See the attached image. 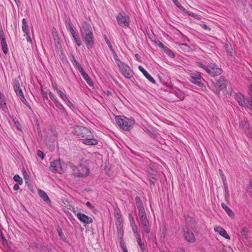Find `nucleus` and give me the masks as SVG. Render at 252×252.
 Wrapping results in <instances>:
<instances>
[{"label":"nucleus","instance_id":"1","mask_svg":"<svg viewBox=\"0 0 252 252\" xmlns=\"http://www.w3.org/2000/svg\"><path fill=\"white\" fill-rule=\"evenodd\" d=\"M74 132L77 137L86 145L95 146L98 143V140L93 132L86 127L77 126L74 128Z\"/></svg>","mask_w":252,"mask_h":252},{"label":"nucleus","instance_id":"2","mask_svg":"<svg viewBox=\"0 0 252 252\" xmlns=\"http://www.w3.org/2000/svg\"><path fill=\"white\" fill-rule=\"evenodd\" d=\"M115 120L119 126L125 131H129L135 123L133 118H127L121 116H116Z\"/></svg>","mask_w":252,"mask_h":252},{"label":"nucleus","instance_id":"3","mask_svg":"<svg viewBox=\"0 0 252 252\" xmlns=\"http://www.w3.org/2000/svg\"><path fill=\"white\" fill-rule=\"evenodd\" d=\"M196 64L198 67L203 68L207 73L212 77H215L221 73V69L219 68L213 63H209L207 65L201 62H197Z\"/></svg>","mask_w":252,"mask_h":252},{"label":"nucleus","instance_id":"4","mask_svg":"<svg viewBox=\"0 0 252 252\" xmlns=\"http://www.w3.org/2000/svg\"><path fill=\"white\" fill-rule=\"evenodd\" d=\"M66 168V164L60 159L52 161L50 163V169L54 173L62 174Z\"/></svg>","mask_w":252,"mask_h":252},{"label":"nucleus","instance_id":"5","mask_svg":"<svg viewBox=\"0 0 252 252\" xmlns=\"http://www.w3.org/2000/svg\"><path fill=\"white\" fill-rule=\"evenodd\" d=\"M117 61V64L121 74L126 78L129 79L133 77V72L130 67L120 60L118 59Z\"/></svg>","mask_w":252,"mask_h":252},{"label":"nucleus","instance_id":"6","mask_svg":"<svg viewBox=\"0 0 252 252\" xmlns=\"http://www.w3.org/2000/svg\"><path fill=\"white\" fill-rule=\"evenodd\" d=\"M75 176L78 177H85L89 174V169L86 166L79 165L73 169Z\"/></svg>","mask_w":252,"mask_h":252},{"label":"nucleus","instance_id":"7","mask_svg":"<svg viewBox=\"0 0 252 252\" xmlns=\"http://www.w3.org/2000/svg\"><path fill=\"white\" fill-rule=\"evenodd\" d=\"M190 76V81L192 83L201 87L203 86L202 82L204 81V79L202 78L200 73L196 71L191 72Z\"/></svg>","mask_w":252,"mask_h":252},{"label":"nucleus","instance_id":"8","mask_svg":"<svg viewBox=\"0 0 252 252\" xmlns=\"http://www.w3.org/2000/svg\"><path fill=\"white\" fill-rule=\"evenodd\" d=\"M80 31L81 36L93 34V30L90 24L86 21H83L81 23Z\"/></svg>","mask_w":252,"mask_h":252},{"label":"nucleus","instance_id":"9","mask_svg":"<svg viewBox=\"0 0 252 252\" xmlns=\"http://www.w3.org/2000/svg\"><path fill=\"white\" fill-rule=\"evenodd\" d=\"M182 232L185 239L189 243H193L195 241V237L193 232L187 226H184Z\"/></svg>","mask_w":252,"mask_h":252},{"label":"nucleus","instance_id":"10","mask_svg":"<svg viewBox=\"0 0 252 252\" xmlns=\"http://www.w3.org/2000/svg\"><path fill=\"white\" fill-rule=\"evenodd\" d=\"M119 25L122 27H127L129 24V17L127 15H123L119 13L116 16Z\"/></svg>","mask_w":252,"mask_h":252},{"label":"nucleus","instance_id":"11","mask_svg":"<svg viewBox=\"0 0 252 252\" xmlns=\"http://www.w3.org/2000/svg\"><path fill=\"white\" fill-rule=\"evenodd\" d=\"M135 199L137 203V207L138 210V216L139 220L143 219H144V218H147V216L143 205L140 201V199L139 197H136Z\"/></svg>","mask_w":252,"mask_h":252},{"label":"nucleus","instance_id":"12","mask_svg":"<svg viewBox=\"0 0 252 252\" xmlns=\"http://www.w3.org/2000/svg\"><path fill=\"white\" fill-rule=\"evenodd\" d=\"M82 38L88 49H92L94 47V34L87 35L82 36Z\"/></svg>","mask_w":252,"mask_h":252},{"label":"nucleus","instance_id":"13","mask_svg":"<svg viewBox=\"0 0 252 252\" xmlns=\"http://www.w3.org/2000/svg\"><path fill=\"white\" fill-rule=\"evenodd\" d=\"M77 219L84 224H90L93 221V219L85 214L78 213L76 215Z\"/></svg>","mask_w":252,"mask_h":252},{"label":"nucleus","instance_id":"14","mask_svg":"<svg viewBox=\"0 0 252 252\" xmlns=\"http://www.w3.org/2000/svg\"><path fill=\"white\" fill-rule=\"evenodd\" d=\"M114 217L116 220V225L118 229L120 230L122 227V223L123 221L122 216L120 210H115Z\"/></svg>","mask_w":252,"mask_h":252},{"label":"nucleus","instance_id":"15","mask_svg":"<svg viewBox=\"0 0 252 252\" xmlns=\"http://www.w3.org/2000/svg\"><path fill=\"white\" fill-rule=\"evenodd\" d=\"M227 84V80L225 78L221 76L215 84V87L219 90H221L226 88Z\"/></svg>","mask_w":252,"mask_h":252},{"label":"nucleus","instance_id":"16","mask_svg":"<svg viewBox=\"0 0 252 252\" xmlns=\"http://www.w3.org/2000/svg\"><path fill=\"white\" fill-rule=\"evenodd\" d=\"M214 229L216 232H218L221 236L223 237L225 239L227 240L230 239L229 235L228 234L226 230L222 227L217 226L214 227Z\"/></svg>","mask_w":252,"mask_h":252},{"label":"nucleus","instance_id":"17","mask_svg":"<svg viewBox=\"0 0 252 252\" xmlns=\"http://www.w3.org/2000/svg\"><path fill=\"white\" fill-rule=\"evenodd\" d=\"M234 98L240 106L243 107L245 106L246 103V100L245 96L243 94L240 93H235Z\"/></svg>","mask_w":252,"mask_h":252},{"label":"nucleus","instance_id":"18","mask_svg":"<svg viewBox=\"0 0 252 252\" xmlns=\"http://www.w3.org/2000/svg\"><path fill=\"white\" fill-rule=\"evenodd\" d=\"M140 223L142 227V228L144 229V231L146 233H149L151 231V229L150 227V224L149 220H147V218H144V219H140Z\"/></svg>","mask_w":252,"mask_h":252},{"label":"nucleus","instance_id":"19","mask_svg":"<svg viewBox=\"0 0 252 252\" xmlns=\"http://www.w3.org/2000/svg\"><path fill=\"white\" fill-rule=\"evenodd\" d=\"M172 92L176 96V97L178 99V100H182L185 97V93L179 88H173Z\"/></svg>","mask_w":252,"mask_h":252},{"label":"nucleus","instance_id":"20","mask_svg":"<svg viewBox=\"0 0 252 252\" xmlns=\"http://www.w3.org/2000/svg\"><path fill=\"white\" fill-rule=\"evenodd\" d=\"M139 70L143 73L144 76L151 82L153 84H155L156 81L154 78L141 65H139Z\"/></svg>","mask_w":252,"mask_h":252},{"label":"nucleus","instance_id":"21","mask_svg":"<svg viewBox=\"0 0 252 252\" xmlns=\"http://www.w3.org/2000/svg\"><path fill=\"white\" fill-rule=\"evenodd\" d=\"M0 108L5 111L7 109L6 98L4 94L0 92Z\"/></svg>","mask_w":252,"mask_h":252},{"label":"nucleus","instance_id":"22","mask_svg":"<svg viewBox=\"0 0 252 252\" xmlns=\"http://www.w3.org/2000/svg\"><path fill=\"white\" fill-rule=\"evenodd\" d=\"M13 86L14 91L17 96H19L23 94V91L20 87V83L18 80H14Z\"/></svg>","mask_w":252,"mask_h":252},{"label":"nucleus","instance_id":"23","mask_svg":"<svg viewBox=\"0 0 252 252\" xmlns=\"http://www.w3.org/2000/svg\"><path fill=\"white\" fill-rule=\"evenodd\" d=\"M80 74L82 76L84 79L86 81L87 84L91 87L94 86L93 81L92 80L90 76L88 75V74L85 71L84 69L80 72Z\"/></svg>","mask_w":252,"mask_h":252},{"label":"nucleus","instance_id":"24","mask_svg":"<svg viewBox=\"0 0 252 252\" xmlns=\"http://www.w3.org/2000/svg\"><path fill=\"white\" fill-rule=\"evenodd\" d=\"M38 194L39 196L44 200L45 202L47 203H50L51 200L47 195V193L43 190L41 189H38L37 190Z\"/></svg>","mask_w":252,"mask_h":252},{"label":"nucleus","instance_id":"25","mask_svg":"<svg viewBox=\"0 0 252 252\" xmlns=\"http://www.w3.org/2000/svg\"><path fill=\"white\" fill-rule=\"evenodd\" d=\"M240 128L244 132H246L249 129V124L247 121H242L239 125Z\"/></svg>","mask_w":252,"mask_h":252},{"label":"nucleus","instance_id":"26","mask_svg":"<svg viewBox=\"0 0 252 252\" xmlns=\"http://www.w3.org/2000/svg\"><path fill=\"white\" fill-rule=\"evenodd\" d=\"M135 238H136V241H137V242L140 248V250L143 252H144V250H145V245L144 244V243H143L142 242V240H141V237H140V236L139 235V234H137V235H134Z\"/></svg>","mask_w":252,"mask_h":252},{"label":"nucleus","instance_id":"27","mask_svg":"<svg viewBox=\"0 0 252 252\" xmlns=\"http://www.w3.org/2000/svg\"><path fill=\"white\" fill-rule=\"evenodd\" d=\"M22 29L24 33H27V32H30L27 22L25 18L22 20Z\"/></svg>","mask_w":252,"mask_h":252},{"label":"nucleus","instance_id":"28","mask_svg":"<svg viewBox=\"0 0 252 252\" xmlns=\"http://www.w3.org/2000/svg\"><path fill=\"white\" fill-rule=\"evenodd\" d=\"M221 206L223 208V209L225 210V211L227 213L229 216H230V217H232L234 216V215L233 211L224 203H221Z\"/></svg>","mask_w":252,"mask_h":252},{"label":"nucleus","instance_id":"29","mask_svg":"<svg viewBox=\"0 0 252 252\" xmlns=\"http://www.w3.org/2000/svg\"><path fill=\"white\" fill-rule=\"evenodd\" d=\"M130 225L132 228V231L134 233V235H137L139 234L138 232L137 227L135 224V220L130 221Z\"/></svg>","mask_w":252,"mask_h":252},{"label":"nucleus","instance_id":"30","mask_svg":"<svg viewBox=\"0 0 252 252\" xmlns=\"http://www.w3.org/2000/svg\"><path fill=\"white\" fill-rule=\"evenodd\" d=\"M72 63L74 66L75 67L76 69H77L79 72L82 70H83L84 68H83L82 65L76 60L74 59Z\"/></svg>","mask_w":252,"mask_h":252},{"label":"nucleus","instance_id":"31","mask_svg":"<svg viewBox=\"0 0 252 252\" xmlns=\"http://www.w3.org/2000/svg\"><path fill=\"white\" fill-rule=\"evenodd\" d=\"M224 188L225 199L226 201H228L229 199V193L228 188V187H227L226 184H224Z\"/></svg>","mask_w":252,"mask_h":252},{"label":"nucleus","instance_id":"32","mask_svg":"<svg viewBox=\"0 0 252 252\" xmlns=\"http://www.w3.org/2000/svg\"><path fill=\"white\" fill-rule=\"evenodd\" d=\"M72 38L77 46L79 47L81 46L82 42L78 34L72 36Z\"/></svg>","mask_w":252,"mask_h":252},{"label":"nucleus","instance_id":"33","mask_svg":"<svg viewBox=\"0 0 252 252\" xmlns=\"http://www.w3.org/2000/svg\"><path fill=\"white\" fill-rule=\"evenodd\" d=\"M57 93L60 96V97L64 101L66 100H67L68 97L67 96L66 94L63 93V91H62L61 90H58L57 92Z\"/></svg>","mask_w":252,"mask_h":252},{"label":"nucleus","instance_id":"34","mask_svg":"<svg viewBox=\"0 0 252 252\" xmlns=\"http://www.w3.org/2000/svg\"><path fill=\"white\" fill-rule=\"evenodd\" d=\"M13 180L20 185H21L23 184V182L22 178L18 174L14 176Z\"/></svg>","mask_w":252,"mask_h":252},{"label":"nucleus","instance_id":"35","mask_svg":"<svg viewBox=\"0 0 252 252\" xmlns=\"http://www.w3.org/2000/svg\"><path fill=\"white\" fill-rule=\"evenodd\" d=\"M104 39H105V41L107 45H108L110 50H111V51L112 52L114 53V50L112 46V44L106 35L104 36Z\"/></svg>","mask_w":252,"mask_h":252},{"label":"nucleus","instance_id":"36","mask_svg":"<svg viewBox=\"0 0 252 252\" xmlns=\"http://www.w3.org/2000/svg\"><path fill=\"white\" fill-rule=\"evenodd\" d=\"M19 97H20V99L22 101V102L25 104V105H26L27 106H28L29 108H30V104H29L28 102L27 101V100H26V99L25 98V96H24V95L23 94H22L18 96Z\"/></svg>","mask_w":252,"mask_h":252},{"label":"nucleus","instance_id":"37","mask_svg":"<svg viewBox=\"0 0 252 252\" xmlns=\"http://www.w3.org/2000/svg\"><path fill=\"white\" fill-rule=\"evenodd\" d=\"M163 51L165 53L168 55L169 56L171 57H174L175 56L173 52L167 47Z\"/></svg>","mask_w":252,"mask_h":252},{"label":"nucleus","instance_id":"38","mask_svg":"<svg viewBox=\"0 0 252 252\" xmlns=\"http://www.w3.org/2000/svg\"><path fill=\"white\" fill-rule=\"evenodd\" d=\"M225 49L226 50L227 53L229 55L232 56V48H231V45L229 43H226L225 44Z\"/></svg>","mask_w":252,"mask_h":252},{"label":"nucleus","instance_id":"39","mask_svg":"<svg viewBox=\"0 0 252 252\" xmlns=\"http://www.w3.org/2000/svg\"><path fill=\"white\" fill-rule=\"evenodd\" d=\"M49 95L50 98L54 102H57L58 101V99L57 97L51 92L49 93Z\"/></svg>","mask_w":252,"mask_h":252},{"label":"nucleus","instance_id":"40","mask_svg":"<svg viewBox=\"0 0 252 252\" xmlns=\"http://www.w3.org/2000/svg\"><path fill=\"white\" fill-rule=\"evenodd\" d=\"M1 45L2 50L3 52V53L5 54H6L8 53V48H7L6 42L1 43Z\"/></svg>","mask_w":252,"mask_h":252},{"label":"nucleus","instance_id":"41","mask_svg":"<svg viewBox=\"0 0 252 252\" xmlns=\"http://www.w3.org/2000/svg\"><path fill=\"white\" fill-rule=\"evenodd\" d=\"M247 191L249 193L250 196L252 198V180L250 181L249 186L248 187Z\"/></svg>","mask_w":252,"mask_h":252},{"label":"nucleus","instance_id":"42","mask_svg":"<svg viewBox=\"0 0 252 252\" xmlns=\"http://www.w3.org/2000/svg\"><path fill=\"white\" fill-rule=\"evenodd\" d=\"M57 230V232H58V234H59V236L60 237V238L62 240H64L65 239V236L63 232L62 229L61 228H60L59 227H58Z\"/></svg>","mask_w":252,"mask_h":252},{"label":"nucleus","instance_id":"43","mask_svg":"<svg viewBox=\"0 0 252 252\" xmlns=\"http://www.w3.org/2000/svg\"><path fill=\"white\" fill-rule=\"evenodd\" d=\"M0 40L1 43L6 42L5 40V35L2 31L0 32Z\"/></svg>","mask_w":252,"mask_h":252},{"label":"nucleus","instance_id":"44","mask_svg":"<svg viewBox=\"0 0 252 252\" xmlns=\"http://www.w3.org/2000/svg\"><path fill=\"white\" fill-rule=\"evenodd\" d=\"M66 28L70 32L72 30L74 29L72 23L70 21H68L66 23Z\"/></svg>","mask_w":252,"mask_h":252},{"label":"nucleus","instance_id":"45","mask_svg":"<svg viewBox=\"0 0 252 252\" xmlns=\"http://www.w3.org/2000/svg\"><path fill=\"white\" fill-rule=\"evenodd\" d=\"M64 102L66 103V104L70 108L72 109L74 107V106L73 104L71 102L69 98L67 99V100H66L64 101Z\"/></svg>","mask_w":252,"mask_h":252},{"label":"nucleus","instance_id":"46","mask_svg":"<svg viewBox=\"0 0 252 252\" xmlns=\"http://www.w3.org/2000/svg\"><path fill=\"white\" fill-rule=\"evenodd\" d=\"M223 252H234L232 249L229 246H224L223 248Z\"/></svg>","mask_w":252,"mask_h":252},{"label":"nucleus","instance_id":"47","mask_svg":"<svg viewBox=\"0 0 252 252\" xmlns=\"http://www.w3.org/2000/svg\"><path fill=\"white\" fill-rule=\"evenodd\" d=\"M172 1L177 7L179 8L180 9L185 10L178 0H172Z\"/></svg>","mask_w":252,"mask_h":252},{"label":"nucleus","instance_id":"48","mask_svg":"<svg viewBox=\"0 0 252 252\" xmlns=\"http://www.w3.org/2000/svg\"><path fill=\"white\" fill-rule=\"evenodd\" d=\"M121 248L123 252H128V250L125 243L121 242L120 244Z\"/></svg>","mask_w":252,"mask_h":252},{"label":"nucleus","instance_id":"49","mask_svg":"<svg viewBox=\"0 0 252 252\" xmlns=\"http://www.w3.org/2000/svg\"><path fill=\"white\" fill-rule=\"evenodd\" d=\"M244 107H247L250 109L252 110V100L247 101Z\"/></svg>","mask_w":252,"mask_h":252},{"label":"nucleus","instance_id":"50","mask_svg":"<svg viewBox=\"0 0 252 252\" xmlns=\"http://www.w3.org/2000/svg\"><path fill=\"white\" fill-rule=\"evenodd\" d=\"M86 205L90 208L91 209V210H92L93 211L95 209V207L94 206L92 205V204L89 201H87L86 203Z\"/></svg>","mask_w":252,"mask_h":252},{"label":"nucleus","instance_id":"51","mask_svg":"<svg viewBox=\"0 0 252 252\" xmlns=\"http://www.w3.org/2000/svg\"><path fill=\"white\" fill-rule=\"evenodd\" d=\"M52 86L54 89H55L57 92L58 91V90H60V89L58 88V84L56 82H52Z\"/></svg>","mask_w":252,"mask_h":252},{"label":"nucleus","instance_id":"52","mask_svg":"<svg viewBox=\"0 0 252 252\" xmlns=\"http://www.w3.org/2000/svg\"><path fill=\"white\" fill-rule=\"evenodd\" d=\"M24 36H26V39L28 42H32V39L30 36V32L27 33H24Z\"/></svg>","mask_w":252,"mask_h":252},{"label":"nucleus","instance_id":"53","mask_svg":"<svg viewBox=\"0 0 252 252\" xmlns=\"http://www.w3.org/2000/svg\"><path fill=\"white\" fill-rule=\"evenodd\" d=\"M37 155L39 157L41 158L42 159L44 158V154L41 151L38 150L37 151Z\"/></svg>","mask_w":252,"mask_h":252},{"label":"nucleus","instance_id":"54","mask_svg":"<svg viewBox=\"0 0 252 252\" xmlns=\"http://www.w3.org/2000/svg\"><path fill=\"white\" fill-rule=\"evenodd\" d=\"M186 13L189 16L192 17H194L195 13H193V12L192 11H186Z\"/></svg>","mask_w":252,"mask_h":252},{"label":"nucleus","instance_id":"55","mask_svg":"<svg viewBox=\"0 0 252 252\" xmlns=\"http://www.w3.org/2000/svg\"><path fill=\"white\" fill-rule=\"evenodd\" d=\"M70 32L72 36H73L78 34L77 32L74 29L72 30L71 31H70Z\"/></svg>","mask_w":252,"mask_h":252},{"label":"nucleus","instance_id":"56","mask_svg":"<svg viewBox=\"0 0 252 252\" xmlns=\"http://www.w3.org/2000/svg\"><path fill=\"white\" fill-rule=\"evenodd\" d=\"M159 47H160V48L162 49L163 50V51L165 50V49L166 48V47L164 45V44L159 42L158 44Z\"/></svg>","mask_w":252,"mask_h":252},{"label":"nucleus","instance_id":"57","mask_svg":"<svg viewBox=\"0 0 252 252\" xmlns=\"http://www.w3.org/2000/svg\"><path fill=\"white\" fill-rule=\"evenodd\" d=\"M200 26L203 29L205 30H210V28L208 27V26L205 24H201Z\"/></svg>","mask_w":252,"mask_h":252},{"label":"nucleus","instance_id":"58","mask_svg":"<svg viewBox=\"0 0 252 252\" xmlns=\"http://www.w3.org/2000/svg\"><path fill=\"white\" fill-rule=\"evenodd\" d=\"M15 124L17 128L18 129L21 130V126L20 123L17 121L16 122H15Z\"/></svg>","mask_w":252,"mask_h":252},{"label":"nucleus","instance_id":"59","mask_svg":"<svg viewBox=\"0 0 252 252\" xmlns=\"http://www.w3.org/2000/svg\"><path fill=\"white\" fill-rule=\"evenodd\" d=\"M19 184H15L14 186H13V189L14 190H17L19 189Z\"/></svg>","mask_w":252,"mask_h":252},{"label":"nucleus","instance_id":"60","mask_svg":"<svg viewBox=\"0 0 252 252\" xmlns=\"http://www.w3.org/2000/svg\"><path fill=\"white\" fill-rule=\"evenodd\" d=\"M128 218H129V221H132V220H134V218L132 216V215L131 214H129V215H128Z\"/></svg>","mask_w":252,"mask_h":252},{"label":"nucleus","instance_id":"61","mask_svg":"<svg viewBox=\"0 0 252 252\" xmlns=\"http://www.w3.org/2000/svg\"><path fill=\"white\" fill-rule=\"evenodd\" d=\"M250 94L252 96V81L250 83V88L249 90Z\"/></svg>","mask_w":252,"mask_h":252},{"label":"nucleus","instance_id":"62","mask_svg":"<svg viewBox=\"0 0 252 252\" xmlns=\"http://www.w3.org/2000/svg\"><path fill=\"white\" fill-rule=\"evenodd\" d=\"M42 95H43V97L47 99L48 95H47V92H44L42 91Z\"/></svg>","mask_w":252,"mask_h":252},{"label":"nucleus","instance_id":"63","mask_svg":"<svg viewBox=\"0 0 252 252\" xmlns=\"http://www.w3.org/2000/svg\"><path fill=\"white\" fill-rule=\"evenodd\" d=\"M221 175V178H222V180L223 181V184L224 185V184H226L225 177L224 175H223V174H222V175Z\"/></svg>","mask_w":252,"mask_h":252},{"label":"nucleus","instance_id":"64","mask_svg":"<svg viewBox=\"0 0 252 252\" xmlns=\"http://www.w3.org/2000/svg\"><path fill=\"white\" fill-rule=\"evenodd\" d=\"M194 18L196 19H197V20H200L201 19V17L199 15H197V14H195L194 17Z\"/></svg>","mask_w":252,"mask_h":252}]
</instances>
